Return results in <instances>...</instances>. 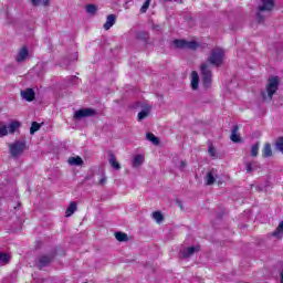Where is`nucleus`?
Returning <instances> with one entry per match:
<instances>
[{
  "mask_svg": "<svg viewBox=\"0 0 283 283\" xmlns=\"http://www.w3.org/2000/svg\"><path fill=\"white\" fill-rule=\"evenodd\" d=\"M280 90V77L271 75L268 78V84L265 86V92L261 93L263 103H271L273 101V95Z\"/></svg>",
  "mask_w": 283,
  "mask_h": 283,
  "instance_id": "nucleus-1",
  "label": "nucleus"
},
{
  "mask_svg": "<svg viewBox=\"0 0 283 283\" xmlns=\"http://www.w3.org/2000/svg\"><path fill=\"white\" fill-rule=\"evenodd\" d=\"M206 63L220 67L224 63V50L220 48L212 49Z\"/></svg>",
  "mask_w": 283,
  "mask_h": 283,
  "instance_id": "nucleus-2",
  "label": "nucleus"
},
{
  "mask_svg": "<svg viewBox=\"0 0 283 283\" xmlns=\"http://www.w3.org/2000/svg\"><path fill=\"white\" fill-rule=\"evenodd\" d=\"M200 70H201V81L203 83V86L211 87V83L213 81V73L209 67V63L203 62L200 66Z\"/></svg>",
  "mask_w": 283,
  "mask_h": 283,
  "instance_id": "nucleus-3",
  "label": "nucleus"
},
{
  "mask_svg": "<svg viewBox=\"0 0 283 283\" xmlns=\"http://www.w3.org/2000/svg\"><path fill=\"white\" fill-rule=\"evenodd\" d=\"M172 45L177 48V50H198L200 44L196 41H187V40H175L172 41Z\"/></svg>",
  "mask_w": 283,
  "mask_h": 283,
  "instance_id": "nucleus-4",
  "label": "nucleus"
},
{
  "mask_svg": "<svg viewBox=\"0 0 283 283\" xmlns=\"http://www.w3.org/2000/svg\"><path fill=\"white\" fill-rule=\"evenodd\" d=\"M9 149L13 158H19V156H21V154H23V151L28 149V146L25 142L17 140L15 143L9 146Z\"/></svg>",
  "mask_w": 283,
  "mask_h": 283,
  "instance_id": "nucleus-5",
  "label": "nucleus"
},
{
  "mask_svg": "<svg viewBox=\"0 0 283 283\" xmlns=\"http://www.w3.org/2000/svg\"><path fill=\"white\" fill-rule=\"evenodd\" d=\"M52 262H54V254H43L39 256L36 266L41 271L45 269V266H49L50 264H52Z\"/></svg>",
  "mask_w": 283,
  "mask_h": 283,
  "instance_id": "nucleus-6",
  "label": "nucleus"
},
{
  "mask_svg": "<svg viewBox=\"0 0 283 283\" xmlns=\"http://www.w3.org/2000/svg\"><path fill=\"white\" fill-rule=\"evenodd\" d=\"M92 116H96V109L94 108H83L74 113V118H76L77 120H81V118H87Z\"/></svg>",
  "mask_w": 283,
  "mask_h": 283,
  "instance_id": "nucleus-7",
  "label": "nucleus"
},
{
  "mask_svg": "<svg viewBox=\"0 0 283 283\" xmlns=\"http://www.w3.org/2000/svg\"><path fill=\"white\" fill-rule=\"evenodd\" d=\"M198 251H200V245L186 248L179 251V258L180 260H189V258H191L193 253H198Z\"/></svg>",
  "mask_w": 283,
  "mask_h": 283,
  "instance_id": "nucleus-8",
  "label": "nucleus"
},
{
  "mask_svg": "<svg viewBox=\"0 0 283 283\" xmlns=\"http://www.w3.org/2000/svg\"><path fill=\"white\" fill-rule=\"evenodd\" d=\"M261 3L259 12H271L275 8V0H261Z\"/></svg>",
  "mask_w": 283,
  "mask_h": 283,
  "instance_id": "nucleus-9",
  "label": "nucleus"
},
{
  "mask_svg": "<svg viewBox=\"0 0 283 283\" xmlns=\"http://www.w3.org/2000/svg\"><path fill=\"white\" fill-rule=\"evenodd\" d=\"M21 96L24 101H27L28 103H32V101H34L36 94L34 93L33 88H25L24 91H21Z\"/></svg>",
  "mask_w": 283,
  "mask_h": 283,
  "instance_id": "nucleus-10",
  "label": "nucleus"
},
{
  "mask_svg": "<svg viewBox=\"0 0 283 283\" xmlns=\"http://www.w3.org/2000/svg\"><path fill=\"white\" fill-rule=\"evenodd\" d=\"M28 56H30V51L24 46L19 50L18 54L15 55V61L17 63H23Z\"/></svg>",
  "mask_w": 283,
  "mask_h": 283,
  "instance_id": "nucleus-11",
  "label": "nucleus"
},
{
  "mask_svg": "<svg viewBox=\"0 0 283 283\" xmlns=\"http://www.w3.org/2000/svg\"><path fill=\"white\" fill-rule=\"evenodd\" d=\"M239 129L240 127L238 125H234L232 127L231 135H230V140H232V143H242V137L238 135Z\"/></svg>",
  "mask_w": 283,
  "mask_h": 283,
  "instance_id": "nucleus-12",
  "label": "nucleus"
},
{
  "mask_svg": "<svg viewBox=\"0 0 283 283\" xmlns=\"http://www.w3.org/2000/svg\"><path fill=\"white\" fill-rule=\"evenodd\" d=\"M143 163H145V156L144 155H135L132 161V167L134 169H138V167H140V165H143Z\"/></svg>",
  "mask_w": 283,
  "mask_h": 283,
  "instance_id": "nucleus-13",
  "label": "nucleus"
},
{
  "mask_svg": "<svg viewBox=\"0 0 283 283\" xmlns=\"http://www.w3.org/2000/svg\"><path fill=\"white\" fill-rule=\"evenodd\" d=\"M116 23V15L109 14L106 18V22L104 23V30H109Z\"/></svg>",
  "mask_w": 283,
  "mask_h": 283,
  "instance_id": "nucleus-14",
  "label": "nucleus"
},
{
  "mask_svg": "<svg viewBox=\"0 0 283 283\" xmlns=\"http://www.w3.org/2000/svg\"><path fill=\"white\" fill-rule=\"evenodd\" d=\"M108 163L116 171L120 170V164L116 160V156L114 154L108 155Z\"/></svg>",
  "mask_w": 283,
  "mask_h": 283,
  "instance_id": "nucleus-15",
  "label": "nucleus"
},
{
  "mask_svg": "<svg viewBox=\"0 0 283 283\" xmlns=\"http://www.w3.org/2000/svg\"><path fill=\"white\" fill-rule=\"evenodd\" d=\"M199 83H200V76L198 75V72L192 71V73H191V87H192V90H198Z\"/></svg>",
  "mask_w": 283,
  "mask_h": 283,
  "instance_id": "nucleus-16",
  "label": "nucleus"
},
{
  "mask_svg": "<svg viewBox=\"0 0 283 283\" xmlns=\"http://www.w3.org/2000/svg\"><path fill=\"white\" fill-rule=\"evenodd\" d=\"M272 237L279 240L283 238V221H281L275 231L272 232Z\"/></svg>",
  "mask_w": 283,
  "mask_h": 283,
  "instance_id": "nucleus-17",
  "label": "nucleus"
},
{
  "mask_svg": "<svg viewBox=\"0 0 283 283\" xmlns=\"http://www.w3.org/2000/svg\"><path fill=\"white\" fill-rule=\"evenodd\" d=\"M263 158H271L273 156V150L271 149V144L266 143L262 150Z\"/></svg>",
  "mask_w": 283,
  "mask_h": 283,
  "instance_id": "nucleus-18",
  "label": "nucleus"
},
{
  "mask_svg": "<svg viewBox=\"0 0 283 283\" xmlns=\"http://www.w3.org/2000/svg\"><path fill=\"white\" fill-rule=\"evenodd\" d=\"M67 163L69 165L81 167V165H83V158H81L80 156L71 157L69 158Z\"/></svg>",
  "mask_w": 283,
  "mask_h": 283,
  "instance_id": "nucleus-19",
  "label": "nucleus"
},
{
  "mask_svg": "<svg viewBox=\"0 0 283 283\" xmlns=\"http://www.w3.org/2000/svg\"><path fill=\"white\" fill-rule=\"evenodd\" d=\"M151 112V107H146L145 109L140 111L137 115V120H145L147 116H149V113Z\"/></svg>",
  "mask_w": 283,
  "mask_h": 283,
  "instance_id": "nucleus-20",
  "label": "nucleus"
},
{
  "mask_svg": "<svg viewBox=\"0 0 283 283\" xmlns=\"http://www.w3.org/2000/svg\"><path fill=\"white\" fill-rule=\"evenodd\" d=\"M216 182V176L213 170L209 171L206 176V185L211 186Z\"/></svg>",
  "mask_w": 283,
  "mask_h": 283,
  "instance_id": "nucleus-21",
  "label": "nucleus"
},
{
  "mask_svg": "<svg viewBox=\"0 0 283 283\" xmlns=\"http://www.w3.org/2000/svg\"><path fill=\"white\" fill-rule=\"evenodd\" d=\"M75 211H76V202H71L65 211L66 218H70V216H74Z\"/></svg>",
  "mask_w": 283,
  "mask_h": 283,
  "instance_id": "nucleus-22",
  "label": "nucleus"
},
{
  "mask_svg": "<svg viewBox=\"0 0 283 283\" xmlns=\"http://www.w3.org/2000/svg\"><path fill=\"white\" fill-rule=\"evenodd\" d=\"M146 138L150 143H153V145H160V139H158V137H156V135H154V133H147Z\"/></svg>",
  "mask_w": 283,
  "mask_h": 283,
  "instance_id": "nucleus-23",
  "label": "nucleus"
},
{
  "mask_svg": "<svg viewBox=\"0 0 283 283\" xmlns=\"http://www.w3.org/2000/svg\"><path fill=\"white\" fill-rule=\"evenodd\" d=\"M259 151H260V142H256L254 145H252L250 155L252 156V158H258Z\"/></svg>",
  "mask_w": 283,
  "mask_h": 283,
  "instance_id": "nucleus-24",
  "label": "nucleus"
},
{
  "mask_svg": "<svg viewBox=\"0 0 283 283\" xmlns=\"http://www.w3.org/2000/svg\"><path fill=\"white\" fill-rule=\"evenodd\" d=\"M115 238L118 242H127V240H129L125 232H115Z\"/></svg>",
  "mask_w": 283,
  "mask_h": 283,
  "instance_id": "nucleus-25",
  "label": "nucleus"
},
{
  "mask_svg": "<svg viewBox=\"0 0 283 283\" xmlns=\"http://www.w3.org/2000/svg\"><path fill=\"white\" fill-rule=\"evenodd\" d=\"M31 3L35 8L39 6H44V8H48V6H50V0H31Z\"/></svg>",
  "mask_w": 283,
  "mask_h": 283,
  "instance_id": "nucleus-26",
  "label": "nucleus"
},
{
  "mask_svg": "<svg viewBox=\"0 0 283 283\" xmlns=\"http://www.w3.org/2000/svg\"><path fill=\"white\" fill-rule=\"evenodd\" d=\"M21 127V123L19 122H12L8 129H9V134H14V132H17V129H19Z\"/></svg>",
  "mask_w": 283,
  "mask_h": 283,
  "instance_id": "nucleus-27",
  "label": "nucleus"
},
{
  "mask_svg": "<svg viewBox=\"0 0 283 283\" xmlns=\"http://www.w3.org/2000/svg\"><path fill=\"white\" fill-rule=\"evenodd\" d=\"M137 39H139V41H145V43H147V41H149V33L145 31H139L137 33Z\"/></svg>",
  "mask_w": 283,
  "mask_h": 283,
  "instance_id": "nucleus-28",
  "label": "nucleus"
},
{
  "mask_svg": "<svg viewBox=\"0 0 283 283\" xmlns=\"http://www.w3.org/2000/svg\"><path fill=\"white\" fill-rule=\"evenodd\" d=\"M153 218H154V220H156V222H158V224H160V222H163L165 220V217L163 216V212H160V211L153 212Z\"/></svg>",
  "mask_w": 283,
  "mask_h": 283,
  "instance_id": "nucleus-29",
  "label": "nucleus"
},
{
  "mask_svg": "<svg viewBox=\"0 0 283 283\" xmlns=\"http://www.w3.org/2000/svg\"><path fill=\"white\" fill-rule=\"evenodd\" d=\"M41 129V124L36 123V122H32L31 124V128H30V134H36V132H39Z\"/></svg>",
  "mask_w": 283,
  "mask_h": 283,
  "instance_id": "nucleus-30",
  "label": "nucleus"
},
{
  "mask_svg": "<svg viewBox=\"0 0 283 283\" xmlns=\"http://www.w3.org/2000/svg\"><path fill=\"white\" fill-rule=\"evenodd\" d=\"M275 147L277 149V151H281V154H283V137H279L276 143H275Z\"/></svg>",
  "mask_w": 283,
  "mask_h": 283,
  "instance_id": "nucleus-31",
  "label": "nucleus"
},
{
  "mask_svg": "<svg viewBox=\"0 0 283 283\" xmlns=\"http://www.w3.org/2000/svg\"><path fill=\"white\" fill-rule=\"evenodd\" d=\"M151 3V0H146L145 2H144V4L142 6V8H140V12L143 13V14H145V12H147V10H149V4Z\"/></svg>",
  "mask_w": 283,
  "mask_h": 283,
  "instance_id": "nucleus-32",
  "label": "nucleus"
},
{
  "mask_svg": "<svg viewBox=\"0 0 283 283\" xmlns=\"http://www.w3.org/2000/svg\"><path fill=\"white\" fill-rule=\"evenodd\" d=\"M0 262L3 264H8L10 262V256L8 254L0 252Z\"/></svg>",
  "mask_w": 283,
  "mask_h": 283,
  "instance_id": "nucleus-33",
  "label": "nucleus"
},
{
  "mask_svg": "<svg viewBox=\"0 0 283 283\" xmlns=\"http://www.w3.org/2000/svg\"><path fill=\"white\" fill-rule=\"evenodd\" d=\"M86 12H87L88 14H94V13L96 12V6H94V4H87V6H86Z\"/></svg>",
  "mask_w": 283,
  "mask_h": 283,
  "instance_id": "nucleus-34",
  "label": "nucleus"
},
{
  "mask_svg": "<svg viewBox=\"0 0 283 283\" xmlns=\"http://www.w3.org/2000/svg\"><path fill=\"white\" fill-rule=\"evenodd\" d=\"M208 154L212 157L216 158V148L213 146H209L208 148Z\"/></svg>",
  "mask_w": 283,
  "mask_h": 283,
  "instance_id": "nucleus-35",
  "label": "nucleus"
},
{
  "mask_svg": "<svg viewBox=\"0 0 283 283\" xmlns=\"http://www.w3.org/2000/svg\"><path fill=\"white\" fill-rule=\"evenodd\" d=\"M253 164H251V163H248L247 164V174H251V171H253Z\"/></svg>",
  "mask_w": 283,
  "mask_h": 283,
  "instance_id": "nucleus-36",
  "label": "nucleus"
},
{
  "mask_svg": "<svg viewBox=\"0 0 283 283\" xmlns=\"http://www.w3.org/2000/svg\"><path fill=\"white\" fill-rule=\"evenodd\" d=\"M256 21L259 23H262L264 21V17H262V13H256Z\"/></svg>",
  "mask_w": 283,
  "mask_h": 283,
  "instance_id": "nucleus-37",
  "label": "nucleus"
},
{
  "mask_svg": "<svg viewBox=\"0 0 283 283\" xmlns=\"http://www.w3.org/2000/svg\"><path fill=\"white\" fill-rule=\"evenodd\" d=\"M177 206L181 209V211H185V206L182 205V201L176 200Z\"/></svg>",
  "mask_w": 283,
  "mask_h": 283,
  "instance_id": "nucleus-38",
  "label": "nucleus"
},
{
  "mask_svg": "<svg viewBox=\"0 0 283 283\" xmlns=\"http://www.w3.org/2000/svg\"><path fill=\"white\" fill-rule=\"evenodd\" d=\"M69 81H71V83H74V85H76V81H78V77H76V76H71V77L69 78Z\"/></svg>",
  "mask_w": 283,
  "mask_h": 283,
  "instance_id": "nucleus-39",
  "label": "nucleus"
},
{
  "mask_svg": "<svg viewBox=\"0 0 283 283\" xmlns=\"http://www.w3.org/2000/svg\"><path fill=\"white\" fill-rule=\"evenodd\" d=\"M107 182V177L103 176L101 179H99V185H105Z\"/></svg>",
  "mask_w": 283,
  "mask_h": 283,
  "instance_id": "nucleus-40",
  "label": "nucleus"
},
{
  "mask_svg": "<svg viewBox=\"0 0 283 283\" xmlns=\"http://www.w3.org/2000/svg\"><path fill=\"white\" fill-rule=\"evenodd\" d=\"M185 167H187V163L185 160H181L179 163V168L185 169Z\"/></svg>",
  "mask_w": 283,
  "mask_h": 283,
  "instance_id": "nucleus-41",
  "label": "nucleus"
},
{
  "mask_svg": "<svg viewBox=\"0 0 283 283\" xmlns=\"http://www.w3.org/2000/svg\"><path fill=\"white\" fill-rule=\"evenodd\" d=\"M281 283H283V270L281 271Z\"/></svg>",
  "mask_w": 283,
  "mask_h": 283,
  "instance_id": "nucleus-42",
  "label": "nucleus"
},
{
  "mask_svg": "<svg viewBox=\"0 0 283 283\" xmlns=\"http://www.w3.org/2000/svg\"><path fill=\"white\" fill-rule=\"evenodd\" d=\"M176 3H182V0H174Z\"/></svg>",
  "mask_w": 283,
  "mask_h": 283,
  "instance_id": "nucleus-43",
  "label": "nucleus"
},
{
  "mask_svg": "<svg viewBox=\"0 0 283 283\" xmlns=\"http://www.w3.org/2000/svg\"><path fill=\"white\" fill-rule=\"evenodd\" d=\"M164 1H166V2H170V1H174V0H164Z\"/></svg>",
  "mask_w": 283,
  "mask_h": 283,
  "instance_id": "nucleus-44",
  "label": "nucleus"
},
{
  "mask_svg": "<svg viewBox=\"0 0 283 283\" xmlns=\"http://www.w3.org/2000/svg\"><path fill=\"white\" fill-rule=\"evenodd\" d=\"M78 59V55L75 54V60Z\"/></svg>",
  "mask_w": 283,
  "mask_h": 283,
  "instance_id": "nucleus-45",
  "label": "nucleus"
}]
</instances>
